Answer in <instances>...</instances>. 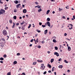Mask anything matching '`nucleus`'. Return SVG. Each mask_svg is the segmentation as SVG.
I'll return each instance as SVG.
<instances>
[{
  "mask_svg": "<svg viewBox=\"0 0 75 75\" xmlns=\"http://www.w3.org/2000/svg\"><path fill=\"white\" fill-rule=\"evenodd\" d=\"M2 34L4 35H7V32L6 30H4L2 31Z\"/></svg>",
  "mask_w": 75,
  "mask_h": 75,
  "instance_id": "nucleus-1",
  "label": "nucleus"
},
{
  "mask_svg": "<svg viewBox=\"0 0 75 75\" xmlns=\"http://www.w3.org/2000/svg\"><path fill=\"white\" fill-rule=\"evenodd\" d=\"M54 55H56L57 57H59V54L57 52H55L54 53Z\"/></svg>",
  "mask_w": 75,
  "mask_h": 75,
  "instance_id": "nucleus-2",
  "label": "nucleus"
},
{
  "mask_svg": "<svg viewBox=\"0 0 75 75\" xmlns=\"http://www.w3.org/2000/svg\"><path fill=\"white\" fill-rule=\"evenodd\" d=\"M47 24L48 25V27H50L51 25H50V22L48 21L47 22Z\"/></svg>",
  "mask_w": 75,
  "mask_h": 75,
  "instance_id": "nucleus-3",
  "label": "nucleus"
},
{
  "mask_svg": "<svg viewBox=\"0 0 75 75\" xmlns=\"http://www.w3.org/2000/svg\"><path fill=\"white\" fill-rule=\"evenodd\" d=\"M23 13H27V10L26 9H24L23 10Z\"/></svg>",
  "mask_w": 75,
  "mask_h": 75,
  "instance_id": "nucleus-4",
  "label": "nucleus"
},
{
  "mask_svg": "<svg viewBox=\"0 0 75 75\" xmlns=\"http://www.w3.org/2000/svg\"><path fill=\"white\" fill-rule=\"evenodd\" d=\"M36 7H38V8H41V6H40L39 5H38L37 6H35V8H36Z\"/></svg>",
  "mask_w": 75,
  "mask_h": 75,
  "instance_id": "nucleus-5",
  "label": "nucleus"
},
{
  "mask_svg": "<svg viewBox=\"0 0 75 75\" xmlns=\"http://www.w3.org/2000/svg\"><path fill=\"white\" fill-rule=\"evenodd\" d=\"M14 2L15 4H18V1H17V0L15 1H14Z\"/></svg>",
  "mask_w": 75,
  "mask_h": 75,
  "instance_id": "nucleus-6",
  "label": "nucleus"
},
{
  "mask_svg": "<svg viewBox=\"0 0 75 75\" xmlns=\"http://www.w3.org/2000/svg\"><path fill=\"white\" fill-rule=\"evenodd\" d=\"M48 33V30H46L45 31V34L46 35L47 34V33Z\"/></svg>",
  "mask_w": 75,
  "mask_h": 75,
  "instance_id": "nucleus-7",
  "label": "nucleus"
},
{
  "mask_svg": "<svg viewBox=\"0 0 75 75\" xmlns=\"http://www.w3.org/2000/svg\"><path fill=\"white\" fill-rule=\"evenodd\" d=\"M21 4H19L17 5L16 8H19V6H21Z\"/></svg>",
  "mask_w": 75,
  "mask_h": 75,
  "instance_id": "nucleus-8",
  "label": "nucleus"
},
{
  "mask_svg": "<svg viewBox=\"0 0 75 75\" xmlns=\"http://www.w3.org/2000/svg\"><path fill=\"white\" fill-rule=\"evenodd\" d=\"M1 40L2 41H4V42L5 43H6V40H5V39H4V38H1Z\"/></svg>",
  "mask_w": 75,
  "mask_h": 75,
  "instance_id": "nucleus-9",
  "label": "nucleus"
},
{
  "mask_svg": "<svg viewBox=\"0 0 75 75\" xmlns=\"http://www.w3.org/2000/svg\"><path fill=\"white\" fill-rule=\"evenodd\" d=\"M37 61L38 62H43L42 60H38Z\"/></svg>",
  "mask_w": 75,
  "mask_h": 75,
  "instance_id": "nucleus-10",
  "label": "nucleus"
},
{
  "mask_svg": "<svg viewBox=\"0 0 75 75\" xmlns=\"http://www.w3.org/2000/svg\"><path fill=\"white\" fill-rule=\"evenodd\" d=\"M0 11H1L2 12L3 11V12L4 13H5V10H3V9H1V10H0Z\"/></svg>",
  "mask_w": 75,
  "mask_h": 75,
  "instance_id": "nucleus-11",
  "label": "nucleus"
},
{
  "mask_svg": "<svg viewBox=\"0 0 75 75\" xmlns=\"http://www.w3.org/2000/svg\"><path fill=\"white\" fill-rule=\"evenodd\" d=\"M71 47H68V51H71Z\"/></svg>",
  "mask_w": 75,
  "mask_h": 75,
  "instance_id": "nucleus-12",
  "label": "nucleus"
},
{
  "mask_svg": "<svg viewBox=\"0 0 75 75\" xmlns=\"http://www.w3.org/2000/svg\"><path fill=\"white\" fill-rule=\"evenodd\" d=\"M48 67H49V68H51L52 67L51 66L50 64H48Z\"/></svg>",
  "mask_w": 75,
  "mask_h": 75,
  "instance_id": "nucleus-13",
  "label": "nucleus"
},
{
  "mask_svg": "<svg viewBox=\"0 0 75 75\" xmlns=\"http://www.w3.org/2000/svg\"><path fill=\"white\" fill-rule=\"evenodd\" d=\"M59 68H61V69H62V68L63 67V66L62 65H59L58 67Z\"/></svg>",
  "mask_w": 75,
  "mask_h": 75,
  "instance_id": "nucleus-14",
  "label": "nucleus"
},
{
  "mask_svg": "<svg viewBox=\"0 0 75 75\" xmlns=\"http://www.w3.org/2000/svg\"><path fill=\"white\" fill-rule=\"evenodd\" d=\"M13 18L14 20H16V19H17V17L16 16H13Z\"/></svg>",
  "mask_w": 75,
  "mask_h": 75,
  "instance_id": "nucleus-15",
  "label": "nucleus"
},
{
  "mask_svg": "<svg viewBox=\"0 0 75 75\" xmlns=\"http://www.w3.org/2000/svg\"><path fill=\"white\" fill-rule=\"evenodd\" d=\"M54 59H51V63H52V62H54Z\"/></svg>",
  "mask_w": 75,
  "mask_h": 75,
  "instance_id": "nucleus-16",
  "label": "nucleus"
},
{
  "mask_svg": "<svg viewBox=\"0 0 75 75\" xmlns=\"http://www.w3.org/2000/svg\"><path fill=\"white\" fill-rule=\"evenodd\" d=\"M42 11V9H41V8L38 10V11L39 12V13L40 12V11Z\"/></svg>",
  "mask_w": 75,
  "mask_h": 75,
  "instance_id": "nucleus-17",
  "label": "nucleus"
},
{
  "mask_svg": "<svg viewBox=\"0 0 75 75\" xmlns=\"http://www.w3.org/2000/svg\"><path fill=\"white\" fill-rule=\"evenodd\" d=\"M50 10H48L47 11V14H48L49 13H50Z\"/></svg>",
  "mask_w": 75,
  "mask_h": 75,
  "instance_id": "nucleus-18",
  "label": "nucleus"
},
{
  "mask_svg": "<svg viewBox=\"0 0 75 75\" xmlns=\"http://www.w3.org/2000/svg\"><path fill=\"white\" fill-rule=\"evenodd\" d=\"M17 62L16 61H14L13 63V64H17Z\"/></svg>",
  "mask_w": 75,
  "mask_h": 75,
  "instance_id": "nucleus-19",
  "label": "nucleus"
},
{
  "mask_svg": "<svg viewBox=\"0 0 75 75\" xmlns=\"http://www.w3.org/2000/svg\"><path fill=\"white\" fill-rule=\"evenodd\" d=\"M13 11L14 13H16V12L17 11V9H14Z\"/></svg>",
  "mask_w": 75,
  "mask_h": 75,
  "instance_id": "nucleus-20",
  "label": "nucleus"
},
{
  "mask_svg": "<svg viewBox=\"0 0 75 75\" xmlns=\"http://www.w3.org/2000/svg\"><path fill=\"white\" fill-rule=\"evenodd\" d=\"M0 60H1V61H3V60H4V58L3 57H1L0 58Z\"/></svg>",
  "mask_w": 75,
  "mask_h": 75,
  "instance_id": "nucleus-21",
  "label": "nucleus"
},
{
  "mask_svg": "<svg viewBox=\"0 0 75 75\" xmlns=\"http://www.w3.org/2000/svg\"><path fill=\"white\" fill-rule=\"evenodd\" d=\"M3 12L1 11L0 10V15H1V14H3Z\"/></svg>",
  "mask_w": 75,
  "mask_h": 75,
  "instance_id": "nucleus-22",
  "label": "nucleus"
},
{
  "mask_svg": "<svg viewBox=\"0 0 75 75\" xmlns=\"http://www.w3.org/2000/svg\"><path fill=\"white\" fill-rule=\"evenodd\" d=\"M54 68H55L54 67H53L52 68V72L54 71Z\"/></svg>",
  "mask_w": 75,
  "mask_h": 75,
  "instance_id": "nucleus-23",
  "label": "nucleus"
},
{
  "mask_svg": "<svg viewBox=\"0 0 75 75\" xmlns=\"http://www.w3.org/2000/svg\"><path fill=\"white\" fill-rule=\"evenodd\" d=\"M15 25V23H13V25L12 27V28H14V27Z\"/></svg>",
  "mask_w": 75,
  "mask_h": 75,
  "instance_id": "nucleus-24",
  "label": "nucleus"
},
{
  "mask_svg": "<svg viewBox=\"0 0 75 75\" xmlns=\"http://www.w3.org/2000/svg\"><path fill=\"white\" fill-rule=\"evenodd\" d=\"M24 24V21H23L22 22V23H21V25H23V24Z\"/></svg>",
  "mask_w": 75,
  "mask_h": 75,
  "instance_id": "nucleus-25",
  "label": "nucleus"
},
{
  "mask_svg": "<svg viewBox=\"0 0 75 75\" xmlns=\"http://www.w3.org/2000/svg\"><path fill=\"white\" fill-rule=\"evenodd\" d=\"M47 20L48 21H50V18H48L47 19Z\"/></svg>",
  "mask_w": 75,
  "mask_h": 75,
  "instance_id": "nucleus-26",
  "label": "nucleus"
},
{
  "mask_svg": "<svg viewBox=\"0 0 75 75\" xmlns=\"http://www.w3.org/2000/svg\"><path fill=\"white\" fill-rule=\"evenodd\" d=\"M9 22L11 24V23H12V20H9Z\"/></svg>",
  "mask_w": 75,
  "mask_h": 75,
  "instance_id": "nucleus-27",
  "label": "nucleus"
},
{
  "mask_svg": "<svg viewBox=\"0 0 75 75\" xmlns=\"http://www.w3.org/2000/svg\"><path fill=\"white\" fill-rule=\"evenodd\" d=\"M54 48L56 50H58V47H55Z\"/></svg>",
  "mask_w": 75,
  "mask_h": 75,
  "instance_id": "nucleus-28",
  "label": "nucleus"
},
{
  "mask_svg": "<svg viewBox=\"0 0 75 75\" xmlns=\"http://www.w3.org/2000/svg\"><path fill=\"white\" fill-rule=\"evenodd\" d=\"M31 24H30L29 26H28V28H30L31 27Z\"/></svg>",
  "mask_w": 75,
  "mask_h": 75,
  "instance_id": "nucleus-29",
  "label": "nucleus"
},
{
  "mask_svg": "<svg viewBox=\"0 0 75 75\" xmlns=\"http://www.w3.org/2000/svg\"><path fill=\"white\" fill-rule=\"evenodd\" d=\"M62 9H61L60 8H59V11H62Z\"/></svg>",
  "mask_w": 75,
  "mask_h": 75,
  "instance_id": "nucleus-30",
  "label": "nucleus"
},
{
  "mask_svg": "<svg viewBox=\"0 0 75 75\" xmlns=\"http://www.w3.org/2000/svg\"><path fill=\"white\" fill-rule=\"evenodd\" d=\"M7 75H11V73L10 72L8 73L7 74Z\"/></svg>",
  "mask_w": 75,
  "mask_h": 75,
  "instance_id": "nucleus-31",
  "label": "nucleus"
},
{
  "mask_svg": "<svg viewBox=\"0 0 75 75\" xmlns=\"http://www.w3.org/2000/svg\"><path fill=\"white\" fill-rule=\"evenodd\" d=\"M3 57L4 58H6L7 57V55H6V54H4L3 56Z\"/></svg>",
  "mask_w": 75,
  "mask_h": 75,
  "instance_id": "nucleus-32",
  "label": "nucleus"
},
{
  "mask_svg": "<svg viewBox=\"0 0 75 75\" xmlns=\"http://www.w3.org/2000/svg\"><path fill=\"white\" fill-rule=\"evenodd\" d=\"M42 27H43V28H44V27H46V26H45V25H42Z\"/></svg>",
  "mask_w": 75,
  "mask_h": 75,
  "instance_id": "nucleus-33",
  "label": "nucleus"
},
{
  "mask_svg": "<svg viewBox=\"0 0 75 75\" xmlns=\"http://www.w3.org/2000/svg\"><path fill=\"white\" fill-rule=\"evenodd\" d=\"M36 31L38 32V33H40V32H41V31L38 30H36Z\"/></svg>",
  "mask_w": 75,
  "mask_h": 75,
  "instance_id": "nucleus-34",
  "label": "nucleus"
},
{
  "mask_svg": "<svg viewBox=\"0 0 75 75\" xmlns=\"http://www.w3.org/2000/svg\"><path fill=\"white\" fill-rule=\"evenodd\" d=\"M37 64V62H35L33 63V65H35V64Z\"/></svg>",
  "mask_w": 75,
  "mask_h": 75,
  "instance_id": "nucleus-35",
  "label": "nucleus"
},
{
  "mask_svg": "<svg viewBox=\"0 0 75 75\" xmlns=\"http://www.w3.org/2000/svg\"><path fill=\"white\" fill-rule=\"evenodd\" d=\"M73 27V25L71 26V28H69V30H71L72 29V27Z\"/></svg>",
  "mask_w": 75,
  "mask_h": 75,
  "instance_id": "nucleus-36",
  "label": "nucleus"
},
{
  "mask_svg": "<svg viewBox=\"0 0 75 75\" xmlns=\"http://www.w3.org/2000/svg\"><path fill=\"white\" fill-rule=\"evenodd\" d=\"M53 42H56V40L55 39H54L53 40Z\"/></svg>",
  "mask_w": 75,
  "mask_h": 75,
  "instance_id": "nucleus-37",
  "label": "nucleus"
},
{
  "mask_svg": "<svg viewBox=\"0 0 75 75\" xmlns=\"http://www.w3.org/2000/svg\"><path fill=\"white\" fill-rule=\"evenodd\" d=\"M21 29H22L23 30H25V28H23V27H22Z\"/></svg>",
  "mask_w": 75,
  "mask_h": 75,
  "instance_id": "nucleus-38",
  "label": "nucleus"
},
{
  "mask_svg": "<svg viewBox=\"0 0 75 75\" xmlns=\"http://www.w3.org/2000/svg\"><path fill=\"white\" fill-rule=\"evenodd\" d=\"M21 75H25V73L23 72V73L22 74H21Z\"/></svg>",
  "mask_w": 75,
  "mask_h": 75,
  "instance_id": "nucleus-39",
  "label": "nucleus"
},
{
  "mask_svg": "<svg viewBox=\"0 0 75 75\" xmlns=\"http://www.w3.org/2000/svg\"><path fill=\"white\" fill-rule=\"evenodd\" d=\"M62 17L63 18H64V19H66V18H65V17L64 16H62Z\"/></svg>",
  "mask_w": 75,
  "mask_h": 75,
  "instance_id": "nucleus-40",
  "label": "nucleus"
},
{
  "mask_svg": "<svg viewBox=\"0 0 75 75\" xmlns=\"http://www.w3.org/2000/svg\"><path fill=\"white\" fill-rule=\"evenodd\" d=\"M47 74L46 71H45L43 73V74H44V75H45V74Z\"/></svg>",
  "mask_w": 75,
  "mask_h": 75,
  "instance_id": "nucleus-41",
  "label": "nucleus"
},
{
  "mask_svg": "<svg viewBox=\"0 0 75 75\" xmlns=\"http://www.w3.org/2000/svg\"><path fill=\"white\" fill-rule=\"evenodd\" d=\"M39 25H42V23L41 22H39Z\"/></svg>",
  "mask_w": 75,
  "mask_h": 75,
  "instance_id": "nucleus-42",
  "label": "nucleus"
},
{
  "mask_svg": "<svg viewBox=\"0 0 75 75\" xmlns=\"http://www.w3.org/2000/svg\"><path fill=\"white\" fill-rule=\"evenodd\" d=\"M38 38H37L36 40V41L37 42V43H38Z\"/></svg>",
  "mask_w": 75,
  "mask_h": 75,
  "instance_id": "nucleus-43",
  "label": "nucleus"
},
{
  "mask_svg": "<svg viewBox=\"0 0 75 75\" xmlns=\"http://www.w3.org/2000/svg\"><path fill=\"white\" fill-rule=\"evenodd\" d=\"M64 62H65L66 63H68V62H67V60H64Z\"/></svg>",
  "mask_w": 75,
  "mask_h": 75,
  "instance_id": "nucleus-44",
  "label": "nucleus"
},
{
  "mask_svg": "<svg viewBox=\"0 0 75 75\" xmlns=\"http://www.w3.org/2000/svg\"><path fill=\"white\" fill-rule=\"evenodd\" d=\"M66 8H67V9H68L69 8V6H67L66 7Z\"/></svg>",
  "mask_w": 75,
  "mask_h": 75,
  "instance_id": "nucleus-45",
  "label": "nucleus"
},
{
  "mask_svg": "<svg viewBox=\"0 0 75 75\" xmlns=\"http://www.w3.org/2000/svg\"><path fill=\"white\" fill-rule=\"evenodd\" d=\"M20 55V54L19 53H18L17 54V55H18V56Z\"/></svg>",
  "mask_w": 75,
  "mask_h": 75,
  "instance_id": "nucleus-46",
  "label": "nucleus"
},
{
  "mask_svg": "<svg viewBox=\"0 0 75 75\" xmlns=\"http://www.w3.org/2000/svg\"><path fill=\"white\" fill-rule=\"evenodd\" d=\"M8 8V7H6L5 8V10H6Z\"/></svg>",
  "mask_w": 75,
  "mask_h": 75,
  "instance_id": "nucleus-47",
  "label": "nucleus"
},
{
  "mask_svg": "<svg viewBox=\"0 0 75 75\" xmlns=\"http://www.w3.org/2000/svg\"><path fill=\"white\" fill-rule=\"evenodd\" d=\"M61 60H62V59H61V58H60L59 59V61H61Z\"/></svg>",
  "mask_w": 75,
  "mask_h": 75,
  "instance_id": "nucleus-48",
  "label": "nucleus"
},
{
  "mask_svg": "<svg viewBox=\"0 0 75 75\" xmlns=\"http://www.w3.org/2000/svg\"><path fill=\"white\" fill-rule=\"evenodd\" d=\"M25 27V25H23L22 26V27H23L24 28Z\"/></svg>",
  "mask_w": 75,
  "mask_h": 75,
  "instance_id": "nucleus-49",
  "label": "nucleus"
},
{
  "mask_svg": "<svg viewBox=\"0 0 75 75\" xmlns=\"http://www.w3.org/2000/svg\"><path fill=\"white\" fill-rule=\"evenodd\" d=\"M37 36H38V34H36L35 35V37H37Z\"/></svg>",
  "mask_w": 75,
  "mask_h": 75,
  "instance_id": "nucleus-50",
  "label": "nucleus"
},
{
  "mask_svg": "<svg viewBox=\"0 0 75 75\" xmlns=\"http://www.w3.org/2000/svg\"><path fill=\"white\" fill-rule=\"evenodd\" d=\"M67 34L66 33H65L64 34V36H67Z\"/></svg>",
  "mask_w": 75,
  "mask_h": 75,
  "instance_id": "nucleus-51",
  "label": "nucleus"
},
{
  "mask_svg": "<svg viewBox=\"0 0 75 75\" xmlns=\"http://www.w3.org/2000/svg\"><path fill=\"white\" fill-rule=\"evenodd\" d=\"M30 42H33V39H32L31 40H30Z\"/></svg>",
  "mask_w": 75,
  "mask_h": 75,
  "instance_id": "nucleus-52",
  "label": "nucleus"
},
{
  "mask_svg": "<svg viewBox=\"0 0 75 75\" xmlns=\"http://www.w3.org/2000/svg\"><path fill=\"white\" fill-rule=\"evenodd\" d=\"M19 23H16V25H19Z\"/></svg>",
  "mask_w": 75,
  "mask_h": 75,
  "instance_id": "nucleus-53",
  "label": "nucleus"
},
{
  "mask_svg": "<svg viewBox=\"0 0 75 75\" xmlns=\"http://www.w3.org/2000/svg\"><path fill=\"white\" fill-rule=\"evenodd\" d=\"M38 48H41V46H38Z\"/></svg>",
  "mask_w": 75,
  "mask_h": 75,
  "instance_id": "nucleus-54",
  "label": "nucleus"
},
{
  "mask_svg": "<svg viewBox=\"0 0 75 75\" xmlns=\"http://www.w3.org/2000/svg\"><path fill=\"white\" fill-rule=\"evenodd\" d=\"M73 18L74 19H75V16L74 15L73 16Z\"/></svg>",
  "mask_w": 75,
  "mask_h": 75,
  "instance_id": "nucleus-55",
  "label": "nucleus"
},
{
  "mask_svg": "<svg viewBox=\"0 0 75 75\" xmlns=\"http://www.w3.org/2000/svg\"><path fill=\"white\" fill-rule=\"evenodd\" d=\"M0 62L2 64H3V61H0Z\"/></svg>",
  "mask_w": 75,
  "mask_h": 75,
  "instance_id": "nucleus-56",
  "label": "nucleus"
},
{
  "mask_svg": "<svg viewBox=\"0 0 75 75\" xmlns=\"http://www.w3.org/2000/svg\"><path fill=\"white\" fill-rule=\"evenodd\" d=\"M48 72H49V73H51V71H49Z\"/></svg>",
  "mask_w": 75,
  "mask_h": 75,
  "instance_id": "nucleus-57",
  "label": "nucleus"
},
{
  "mask_svg": "<svg viewBox=\"0 0 75 75\" xmlns=\"http://www.w3.org/2000/svg\"><path fill=\"white\" fill-rule=\"evenodd\" d=\"M23 3H25V0H24L23 1Z\"/></svg>",
  "mask_w": 75,
  "mask_h": 75,
  "instance_id": "nucleus-58",
  "label": "nucleus"
},
{
  "mask_svg": "<svg viewBox=\"0 0 75 75\" xmlns=\"http://www.w3.org/2000/svg\"><path fill=\"white\" fill-rule=\"evenodd\" d=\"M23 7H25V5H22Z\"/></svg>",
  "mask_w": 75,
  "mask_h": 75,
  "instance_id": "nucleus-59",
  "label": "nucleus"
},
{
  "mask_svg": "<svg viewBox=\"0 0 75 75\" xmlns=\"http://www.w3.org/2000/svg\"><path fill=\"white\" fill-rule=\"evenodd\" d=\"M6 37H8L7 40H8V38H9V36H7Z\"/></svg>",
  "mask_w": 75,
  "mask_h": 75,
  "instance_id": "nucleus-60",
  "label": "nucleus"
},
{
  "mask_svg": "<svg viewBox=\"0 0 75 75\" xmlns=\"http://www.w3.org/2000/svg\"><path fill=\"white\" fill-rule=\"evenodd\" d=\"M32 45L31 44L29 45V47H32Z\"/></svg>",
  "mask_w": 75,
  "mask_h": 75,
  "instance_id": "nucleus-61",
  "label": "nucleus"
},
{
  "mask_svg": "<svg viewBox=\"0 0 75 75\" xmlns=\"http://www.w3.org/2000/svg\"><path fill=\"white\" fill-rule=\"evenodd\" d=\"M67 20H69V18L68 17L67 18Z\"/></svg>",
  "mask_w": 75,
  "mask_h": 75,
  "instance_id": "nucleus-62",
  "label": "nucleus"
},
{
  "mask_svg": "<svg viewBox=\"0 0 75 75\" xmlns=\"http://www.w3.org/2000/svg\"><path fill=\"white\" fill-rule=\"evenodd\" d=\"M35 4H38V2H35Z\"/></svg>",
  "mask_w": 75,
  "mask_h": 75,
  "instance_id": "nucleus-63",
  "label": "nucleus"
},
{
  "mask_svg": "<svg viewBox=\"0 0 75 75\" xmlns=\"http://www.w3.org/2000/svg\"><path fill=\"white\" fill-rule=\"evenodd\" d=\"M52 13H53V14H54V13H55V11H53L52 12Z\"/></svg>",
  "mask_w": 75,
  "mask_h": 75,
  "instance_id": "nucleus-64",
  "label": "nucleus"
}]
</instances>
